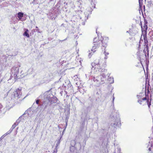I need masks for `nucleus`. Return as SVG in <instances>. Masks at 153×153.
Segmentation results:
<instances>
[{
    "label": "nucleus",
    "mask_w": 153,
    "mask_h": 153,
    "mask_svg": "<svg viewBox=\"0 0 153 153\" xmlns=\"http://www.w3.org/2000/svg\"><path fill=\"white\" fill-rule=\"evenodd\" d=\"M39 99L35 100V102L32 105L31 108L34 111L37 112L40 110V111H43L45 109L50 105H53L57 106V108L61 109L62 107L59 101L55 96L50 91H47L44 94H41L38 98Z\"/></svg>",
    "instance_id": "nucleus-1"
},
{
    "label": "nucleus",
    "mask_w": 153,
    "mask_h": 153,
    "mask_svg": "<svg viewBox=\"0 0 153 153\" xmlns=\"http://www.w3.org/2000/svg\"><path fill=\"white\" fill-rule=\"evenodd\" d=\"M114 113H112L110 115L111 117L113 120V122L111 123V126L114 130H115L117 128L120 127L121 126L120 115L119 113H116L113 114Z\"/></svg>",
    "instance_id": "nucleus-2"
},
{
    "label": "nucleus",
    "mask_w": 153,
    "mask_h": 153,
    "mask_svg": "<svg viewBox=\"0 0 153 153\" xmlns=\"http://www.w3.org/2000/svg\"><path fill=\"white\" fill-rule=\"evenodd\" d=\"M27 96L24 98L22 97L21 90L19 88L17 89L16 91H14L10 98V100H14L15 102L19 103L22 100H24Z\"/></svg>",
    "instance_id": "nucleus-3"
},
{
    "label": "nucleus",
    "mask_w": 153,
    "mask_h": 153,
    "mask_svg": "<svg viewBox=\"0 0 153 153\" xmlns=\"http://www.w3.org/2000/svg\"><path fill=\"white\" fill-rule=\"evenodd\" d=\"M19 67L14 66L12 68L11 71V75L10 78L8 80V81L13 78L12 80L15 82L17 79L20 78L18 76V74L19 73Z\"/></svg>",
    "instance_id": "nucleus-4"
},
{
    "label": "nucleus",
    "mask_w": 153,
    "mask_h": 153,
    "mask_svg": "<svg viewBox=\"0 0 153 153\" xmlns=\"http://www.w3.org/2000/svg\"><path fill=\"white\" fill-rule=\"evenodd\" d=\"M82 122H81V125L80 127V129L82 130L84 127L85 123L87 122V123L88 120L90 119L89 116H88L87 113L82 112L81 117Z\"/></svg>",
    "instance_id": "nucleus-5"
},
{
    "label": "nucleus",
    "mask_w": 153,
    "mask_h": 153,
    "mask_svg": "<svg viewBox=\"0 0 153 153\" xmlns=\"http://www.w3.org/2000/svg\"><path fill=\"white\" fill-rule=\"evenodd\" d=\"M106 76L105 75H102L100 74V75H99L96 77H94L93 79L94 82H98L100 83L101 82H102V83H103L104 82L105 80L106 79Z\"/></svg>",
    "instance_id": "nucleus-6"
},
{
    "label": "nucleus",
    "mask_w": 153,
    "mask_h": 153,
    "mask_svg": "<svg viewBox=\"0 0 153 153\" xmlns=\"http://www.w3.org/2000/svg\"><path fill=\"white\" fill-rule=\"evenodd\" d=\"M91 66L93 68H94V69H100L101 68V63L100 62V61L99 59H97L94 61V63L91 64Z\"/></svg>",
    "instance_id": "nucleus-7"
},
{
    "label": "nucleus",
    "mask_w": 153,
    "mask_h": 153,
    "mask_svg": "<svg viewBox=\"0 0 153 153\" xmlns=\"http://www.w3.org/2000/svg\"><path fill=\"white\" fill-rule=\"evenodd\" d=\"M144 25L143 26V27L142 24V22L141 21L140 22V26L141 28V31L142 32V33L143 32V31H144L145 32H146L147 30L148 29V27L147 26L148 24V22L147 20H146V19L144 18Z\"/></svg>",
    "instance_id": "nucleus-8"
},
{
    "label": "nucleus",
    "mask_w": 153,
    "mask_h": 153,
    "mask_svg": "<svg viewBox=\"0 0 153 153\" xmlns=\"http://www.w3.org/2000/svg\"><path fill=\"white\" fill-rule=\"evenodd\" d=\"M96 33L97 34L99 39L100 41H101V42L102 43V46L104 48V50H105V48L107 47V44L106 43H104L103 42V38H102V36H101V33L99 34V33H98V32L97 31V30H96Z\"/></svg>",
    "instance_id": "nucleus-9"
},
{
    "label": "nucleus",
    "mask_w": 153,
    "mask_h": 153,
    "mask_svg": "<svg viewBox=\"0 0 153 153\" xmlns=\"http://www.w3.org/2000/svg\"><path fill=\"white\" fill-rule=\"evenodd\" d=\"M25 14H24V13L22 12H19L18 13H16V15L19 18V20H21L22 21H23L25 20L24 18H22L24 15H25Z\"/></svg>",
    "instance_id": "nucleus-10"
},
{
    "label": "nucleus",
    "mask_w": 153,
    "mask_h": 153,
    "mask_svg": "<svg viewBox=\"0 0 153 153\" xmlns=\"http://www.w3.org/2000/svg\"><path fill=\"white\" fill-rule=\"evenodd\" d=\"M31 108H32L31 107L28 109L27 110L25 111V113L22 114V115L27 114L28 116L30 117L33 114V111L31 110Z\"/></svg>",
    "instance_id": "nucleus-11"
},
{
    "label": "nucleus",
    "mask_w": 153,
    "mask_h": 153,
    "mask_svg": "<svg viewBox=\"0 0 153 153\" xmlns=\"http://www.w3.org/2000/svg\"><path fill=\"white\" fill-rule=\"evenodd\" d=\"M110 127L108 126L107 128H102V132L104 136L107 135L108 132V130Z\"/></svg>",
    "instance_id": "nucleus-12"
},
{
    "label": "nucleus",
    "mask_w": 153,
    "mask_h": 153,
    "mask_svg": "<svg viewBox=\"0 0 153 153\" xmlns=\"http://www.w3.org/2000/svg\"><path fill=\"white\" fill-rule=\"evenodd\" d=\"M76 142L75 140H72L71 142V147H70V150L71 151H73L76 145Z\"/></svg>",
    "instance_id": "nucleus-13"
},
{
    "label": "nucleus",
    "mask_w": 153,
    "mask_h": 153,
    "mask_svg": "<svg viewBox=\"0 0 153 153\" xmlns=\"http://www.w3.org/2000/svg\"><path fill=\"white\" fill-rule=\"evenodd\" d=\"M24 31L23 35L24 36H25L28 38L30 37V35L29 34V30L27 28H24Z\"/></svg>",
    "instance_id": "nucleus-14"
},
{
    "label": "nucleus",
    "mask_w": 153,
    "mask_h": 153,
    "mask_svg": "<svg viewBox=\"0 0 153 153\" xmlns=\"http://www.w3.org/2000/svg\"><path fill=\"white\" fill-rule=\"evenodd\" d=\"M102 67H101V68L100 69H98V70L100 72H101L100 74L102 75H105V74H106L107 72V70L104 69L102 68Z\"/></svg>",
    "instance_id": "nucleus-15"
},
{
    "label": "nucleus",
    "mask_w": 153,
    "mask_h": 153,
    "mask_svg": "<svg viewBox=\"0 0 153 153\" xmlns=\"http://www.w3.org/2000/svg\"><path fill=\"white\" fill-rule=\"evenodd\" d=\"M16 123H14L10 128V130L6 133V134L5 135H7L10 133L12 132L13 129L16 127Z\"/></svg>",
    "instance_id": "nucleus-16"
},
{
    "label": "nucleus",
    "mask_w": 153,
    "mask_h": 153,
    "mask_svg": "<svg viewBox=\"0 0 153 153\" xmlns=\"http://www.w3.org/2000/svg\"><path fill=\"white\" fill-rule=\"evenodd\" d=\"M7 56L5 55H0V62L1 63L2 61L6 62L7 59Z\"/></svg>",
    "instance_id": "nucleus-17"
},
{
    "label": "nucleus",
    "mask_w": 153,
    "mask_h": 153,
    "mask_svg": "<svg viewBox=\"0 0 153 153\" xmlns=\"http://www.w3.org/2000/svg\"><path fill=\"white\" fill-rule=\"evenodd\" d=\"M81 144L80 143L76 142L74 149L76 150L79 149L81 148Z\"/></svg>",
    "instance_id": "nucleus-18"
},
{
    "label": "nucleus",
    "mask_w": 153,
    "mask_h": 153,
    "mask_svg": "<svg viewBox=\"0 0 153 153\" xmlns=\"http://www.w3.org/2000/svg\"><path fill=\"white\" fill-rule=\"evenodd\" d=\"M62 137V135H60L59 138H58V140L57 141L56 144V147H57L59 145L60 143V140Z\"/></svg>",
    "instance_id": "nucleus-19"
},
{
    "label": "nucleus",
    "mask_w": 153,
    "mask_h": 153,
    "mask_svg": "<svg viewBox=\"0 0 153 153\" xmlns=\"http://www.w3.org/2000/svg\"><path fill=\"white\" fill-rule=\"evenodd\" d=\"M23 115H22L20 116L19 117V118L16 120V122L15 123H16V126L19 123L21 120L22 119H24V118H23Z\"/></svg>",
    "instance_id": "nucleus-20"
},
{
    "label": "nucleus",
    "mask_w": 153,
    "mask_h": 153,
    "mask_svg": "<svg viewBox=\"0 0 153 153\" xmlns=\"http://www.w3.org/2000/svg\"><path fill=\"white\" fill-rule=\"evenodd\" d=\"M82 1L81 0H79L77 1V4L79 5V7L80 8V9H81L82 7Z\"/></svg>",
    "instance_id": "nucleus-21"
},
{
    "label": "nucleus",
    "mask_w": 153,
    "mask_h": 153,
    "mask_svg": "<svg viewBox=\"0 0 153 153\" xmlns=\"http://www.w3.org/2000/svg\"><path fill=\"white\" fill-rule=\"evenodd\" d=\"M85 15V20L83 21L82 22V25H85V22L86 21V20L88 19V15L87 14V16H86L87 14H85V13H84Z\"/></svg>",
    "instance_id": "nucleus-22"
},
{
    "label": "nucleus",
    "mask_w": 153,
    "mask_h": 153,
    "mask_svg": "<svg viewBox=\"0 0 153 153\" xmlns=\"http://www.w3.org/2000/svg\"><path fill=\"white\" fill-rule=\"evenodd\" d=\"M109 82L111 84L113 83L114 82V78H113L109 77L108 79Z\"/></svg>",
    "instance_id": "nucleus-23"
},
{
    "label": "nucleus",
    "mask_w": 153,
    "mask_h": 153,
    "mask_svg": "<svg viewBox=\"0 0 153 153\" xmlns=\"http://www.w3.org/2000/svg\"><path fill=\"white\" fill-rule=\"evenodd\" d=\"M91 5L92 7H94L95 8V4H94V1L95 0H91Z\"/></svg>",
    "instance_id": "nucleus-24"
},
{
    "label": "nucleus",
    "mask_w": 153,
    "mask_h": 153,
    "mask_svg": "<svg viewBox=\"0 0 153 153\" xmlns=\"http://www.w3.org/2000/svg\"><path fill=\"white\" fill-rule=\"evenodd\" d=\"M50 106L47 108H48L49 107V108H48V111H47V113L49 114H51L53 112H52V110L50 108Z\"/></svg>",
    "instance_id": "nucleus-25"
},
{
    "label": "nucleus",
    "mask_w": 153,
    "mask_h": 153,
    "mask_svg": "<svg viewBox=\"0 0 153 153\" xmlns=\"http://www.w3.org/2000/svg\"><path fill=\"white\" fill-rule=\"evenodd\" d=\"M77 90L81 93H82L84 91H83V89L82 88H80L79 86H78L77 87Z\"/></svg>",
    "instance_id": "nucleus-26"
},
{
    "label": "nucleus",
    "mask_w": 153,
    "mask_h": 153,
    "mask_svg": "<svg viewBox=\"0 0 153 153\" xmlns=\"http://www.w3.org/2000/svg\"><path fill=\"white\" fill-rule=\"evenodd\" d=\"M151 100L150 101H151ZM146 102L147 103V104L148 106L149 107V108L150 107V106L151 105V101H150L149 102V99H148V100H147Z\"/></svg>",
    "instance_id": "nucleus-27"
},
{
    "label": "nucleus",
    "mask_w": 153,
    "mask_h": 153,
    "mask_svg": "<svg viewBox=\"0 0 153 153\" xmlns=\"http://www.w3.org/2000/svg\"><path fill=\"white\" fill-rule=\"evenodd\" d=\"M140 8L142 6L143 0H138Z\"/></svg>",
    "instance_id": "nucleus-28"
},
{
    "label": "nucleus",
    "mask_w": 153,
    "mask_h": 153,
    "mask_svg": "<svg viewBox=\"0 0 153 153\" xmlns=\"http://www.w3.org/2000/svg\"><path fill=\"white\" fill-rule=\"evenodd\" d=\"M94 46H93V47L91 49V51H95L94 50L96 48L97 46L96 45H97V44H94Z\"/></svg>",
    "instance_id": "nucleus-29"
},
{
    "label": "nucleus",
    "mask_w": 153,
    "mask_h": 153,
    "mask_svg": "<svg viewBox=\"0 0 153 153\" xmlns=\"http://www.w3.org/2000/svg\"><path fill=\"white\" fill-rule=\"evenodd\" d=\"M104 54H105V57H104L105 59H107L108 57L107 56V55H108L109 54V53L108 52H106L105 51Z\"/></svg>",
    "instance_id": "nucleus-30"
},
{
    "label": "nucleus",
    "mask_w": 153,
    "mask_h": 153,
    "mask_svg": "<svg viewBox=\"0 0 153 153\" xmlns=\"http://www.w3.org/2000/svg\"><path fill=\"white\" fill-rule=\"evenodd\" d=\"M35 30L34 29H32L30 33V36H32V35H33L34 32H35Z\"/></svg>",
    "instance_id": "nucleus-31"
},
{
    "label": "nucleus",
    "mask_w": 153,
    "mask_h": 153,
    "mask_svg": "<svg viewBox=\"0 0 153 153\" xmlns=\"http://www.w3.org/2000/svg\"><path fill=\"white\" fill-rule=\"evenodd\" d=\"M2 108V106L1 104L0 103V117L2 115V111L1 110V109Z\"/></svg>",
    "instance_id": "nucleus-32"
},
{
    "label": "nucleus",
    "mask_w": 153,
    "mask_h": 153,
    "mask_svg": "<svg viewBox=\"0 0 153 153\" xmlns=\"http://www.w3.org/2000/svg\"><path fill=\"white\" fill-rule=\"evenodd\" d=\"M95 51H92L91 52L89 53L88 56L90 57V58Z\"/></svg>",
    "instance_id": "nucleus-33"
},
{
    "label": "nucleus",
    "mask_w": 153,
    "mask_h": 153,
    "mask_svg": "<svg viewBox=\"0 0 153 153\" xmlns=\"http://www.w3.org/2000/svg\"><path fill=\"white\" fill-rule=\"evenodd\" d=\"M35 30V32H37L38 33H42V31H39V29H34Z\"/></svg>",
    "instance_id": "nucleus-34"
},
{
    "label": "nucleus",
    "mask_w": 153,
    "mask_h": 153,
    "mask_svg": "<svg viewBox=\"0 0 153 153\" xmlns=\"http://www.w3.org/2000/svg\"><path fill=\"white\" fill-rule=\"evenodd\" d=\"M143 39L144 40V41L147 40L146 35L144 34L143 35Z\"/></svg>",
    "instance_id": "nucleus-35"
},
{
    "label": "nucleus",
    "mask_w": 153,
    "mask_h": 153,
    "mask_svg": "<svg viewBox=\"0 0 153 153\" xmlns=\"http://www.w3.org/2000/svg\"><path fill=\"white\" fill-rule=\"evenodd\" d=\"M6 134V133L4 134L3 136H2L0 138V141L2 140L5 137L6 135H5Z\"/></svg>",
    "instance_id": "nucleus-36"
},
{
    "label": "nucleus",
    "mask_w": 153,
    "mask_h": 153,
    "mask_svg": "<svg viewBox=\"0 0 153 153\" xmlns=\"http://www.w3.org/2000/svg\"><path fill=\"white\" fill-rule=\"evenodd\" d=\"M57 147H56V146H55V148L53 151V152H54L57 153Z\"/></svg>",
    "instance_id": "nucleus-37"
},
{
    "label": "nucleus",
    "mask_w": 153,
    "mask_h": 153,
    "mask_svg": "<svg viewBox=\"0 0 153 153\" xmlns=\"http://www.w3.org/2000/svg\"><path fill=\"white\" fill-rule=\"evenodd\" d=\"M114 94H113V99H112V103L113 104V106H114V99H115V97H114Z\"/></svg>",
    "instance_id": "nucleus-38"
},
{
    "label": "nucleus",
    "mask_w": 153,
    "mask_h": 153,
    "mask_svg": "<svg viewBox=\"0 0 153 153\" xmlns=\"http://www.w3.org/2000/svg\"><path fill=\"white\" fill-rule=\"evenodd\" d=\"M146 45L145 48L146 49V51H148L149 49V46L148 44H146Z\"/></svg>",
    "instance_id": "nucleus-39"
},
{
    "label": "nucleus",
    "mask_w": 153,
    "mask_h": 153,
    "mask_svg": "<svg viewBox=\"0 0 153 153\" xmlns=\"http://www.w3.org/2000/svg\"><path fill=\"white\" fill-rule=\"evenodd\" d=\"M67 123L66 122V126L65 127V128L63 130V132H62V134H63L64 133V132L65 131V129H66V126H67Z\"/></svg>",
    "instance_id": "nucleus-40"
},
{
    "label": "nucleus",
    "mask_w": 153,
    "mask_h": 153,
    "mask_svg": "<svg viewBox=\"0 0 153 153\" xmlns=\"http://www.w3.org/2000/svg\"><path fill=\"white\" fill-rule=\"evenodd\" d=\"M118 153H122L121 152V149L120 148H118Z\"/></svg>",
    "instance_id": "nucleus-41"
},
{
    "label": "nucleus",
    "mask_w": 153,
    "mask_h": 153,
    "mask_svg": "<svg viewBox=\"0 0 153 153\" xmlns=\"http://www.w3.org/2000/svg\"><path fill=\"white\" fill-rule=\"evenodd\" d=\"M137 102L140 103V104H141V102H142V100H138Z\"/></svg>",
    "instance_id": "nucleus-42"
},
{
    "label": "nucleus",
    "mask_w": 153,
    "mask_h": 153,
    "mask_svg": "<svg viewBox=\"0 0 153 153\" xmlns=\"http://www.w3.org/2000/svg\"><path fill=\"white\" fill-rule=\"evenodd\" d=\"M142 100H147V99L146 97H144L142 99Z\"/></svg>",
    "instance_id": "nucleus-43"
},
{
    "label": "nucleus",
    "mask_w": 153,
    "mask_h": 153,
    "mask_svg": "<svg viewBox=\"0 0 153 153\" xmlns=\"http://www.w3.org/2000/svg\"><path fill=\"white\" fill-rule=\"evenodd\" d=\"M144 41V43L145 44V45H146V44H148V40H145Z\"/></svg>",
    "instance_id": "nucleus-44"
},
{
    "label": "nucleus",
    "mask_w": 153,
    "mask_h": 153,
    "mask_svg": "<svg viewBox=\"0 0 153 153\" xmlns=\"http://www.w3.org/2000/svg\"><path fill=\"white\" fill-rule=\"evenodd\" d=\"M96 38H95L94 39V43L97 42V41L96 40Z\"/></svg>",
    "instance_id": "nucleus-45"
},
{
    "label": "nucleus",
    "mask_w": 153,
    "mask_h": 153,
    "mask_svg": "<svg viewBox=\"0 0 153 153\" xmlns=\"http://www.w3.org/2000/svg\"><path fill=\"white\" fill-rule=\"evenodd\" d=\"M137 98L138 99H140L141 97V96L140 95H137Z\"/></svg>",
    "instance_id": "nucleus-46"
},
{
    "label": "nucleus",
    "mask_w": 153,
    "mask_h": 153,
    "mask_svg": "<svg viewBox=\"0 0 153 153\" xmlns=\"http://www.w3.org/2000/svg\"><path fill=\"white\" fill-rule=\"evenodd\" d=\"M32 3L33 4H36V3L35 2V1L34 0H33V1L32 2Z\"/></svg>",
    "instance_id": "nucleus-47"
},
{
    "label": "nucleus",
    "mask_w": 153,
    "mask_h": 153,
    "mask_svg": "<svg viewBox=\"0 0 153 153\" xmlns=\"http://www.w3.org/2000/svg\"><path fill=\"white\" fill-rule=\"evenodd\" d=\"M67 39V38H66V39H64V40H59V41L62 42H63L64 41H65V40H66Z\"/></svg>",
    "instance_id": "nucleus-48"
},
{
    "label": "nucleus",
    "mask_w": 153,
    "mask_h": 153,
    "mask_svg": "<svg viewBox=\"0 0 153 153\" xmlns=\"http://www.w3.org/2000/svg\"><path fill=\"white\" fill-rule=\"evenodd\" d=\"M135 22L137 23H139V21L138 20H137L135 19Z\"/></svg>",
    "instance_id": "nucleus-49"
},
{
    "label": "nucleus",
    "mask_w": 153,
    "mask_h": 153,
    "mask_svg": "<svg viewBox=\"0 0 153 153\" xmlns=\"http://www.w3.org/2000/svg\"><path fill=\"white\" fill-rule=\"evenodd\" d=\"M126 33H129V34H130V30L127 31H126Z\"/></svg>",
    "instance_id": "nucleus-50"
},
{
    "label": "nucleus",
    "mask_w": 153,
    "mask_h": 153,
    "mask_svg": "<svg viewBox=\"0 0 153 153\" xmlns=\"http://www.w3.org/2000/svg\"><path fill=\"white\" fill-rule=\"evenodd\" d=\"M149 151H151V147H149Z\"/></svg>",
    "instance_id": "nucleus-51"
},
{
    "label": "nucleus",
    "mask_w": 153,
    "mask_h": 153,
    "mask_svg": "<svg viewBox=\"0 0 153 153\" xmlns=\"http://www.w3.org/2000/svg\"><path fill=\"white\" fill-rule=\"evenodd\" d=\"M78 12H79V13H80L81 12H82V11H81V10H78Z\"/></svg>",
    "instance_id": "nucleus-52"
},
{
    "label": "nucleus",
    "mask_w": 153,
    "mask_h": 153,
    "mask_svg": "<svg viewBox=\"0 0 153 153\" xmlns=\"http://www.w3.org/2000/svg\"><path fill=\"white\" fill-rule=\"evenodd\" d=\"M149 4H152V2H151V1H150L149 2Z\"/></svg>",
    "instance_id": "nucleus-53"
},
{
    "label": "nucleus",
    "mask_w": 153,
    "mask_h": 153,
    "mask_svg": "<svg viewBox=\"0 0 153 153\" xmlns=\"http://www.w3.org/2000/svg\"><path fill=\"white\" fill-rule=\"evenodd\" d=\"M140 62L142 64V63H141L142 61H141V59L140 57Z\"/></svg>",
    "instance_id": "nucleus-54"
},
{
    "label": "nucleus",
    "mask_w": 153,
    "mask_h": 153,
    "mask_svg": "<svg viewBox=\"0 0 153 153\" xmlns=\"http://www.w3.org/2000/svg\"><path fill=\"white\" fill-rule=\"evenodd\" d=\"M46 44V43L45 42L44 43H43V44L42 45H44L45 44Z\"/></svg>",
    "instance_id": "nucleus-55"
},
{
    "label": "nucleus",
    "mask_w": 153,
    "mask_h": 153,
    "mask_svg": "<svg viewBox=\"0 0 153 153\" xmlns=\"http://www.w3.org/2000/svg\"><path fill=\"white\" fill-rule=\"evenodd\" d=\"M144 58H146V55H145Z\"/></svg>",
    "instance_id": "nucleus-56"
},
{
    "label": "nucleus",
    "mask_w": 153,
    "mask_h": 153,
    "mask_svg": "<svg viewBox=\"0 0 153 153\" xmlns=\"http://www.w3.org/2000/svg\"><path fill=\"white\" fill-rule=\"evenodd\" d=\"M62 91H61V92H60V94H61L62 95Z\"/></svg>",
    "instance_id": "nucleus-57"
},
{
    "label": "nucleus",
    "mask_w": 153,
    "mask_h": 153,
    "mask_svg": "<svg viewBox=\"0 0 153 153\" xmlns=\"http://www.w3.org/2000/svg\"><path fill=\"white\" fill-rule=\"evenodd\" d=\"M36 28H37V29H38V27H37V26H36Z\"/></svg>",
    "instance_id": "nucleus-58"
},
{
    "label": "nucleus",
    "mask_w": 153,
    "mask_h": 153,
    "mask_svg": "<svg viewBox=\"0 0 153 153\" xmlns=\"http://www.w3.org/2000/svg\"><path fill=\"white\" fill-rule=\"evenodd\" d=\"M53 153H56V152H53Z\"/></svg>",
    "instance_id": "nucleus-59"
},
{
    "label": "nucleus",
    "mask_w": 153,
    "mask_h": 153,
    "mask_svg": "<svg viewBox=\"0 0 153 153\" xmlns=\"http://www.w3.org/2000/svg\"><path fill=\"white\" fill-rule=\"evenodd\" d=\"M152 144H151V146L152 147Z\"/></svg>",
    "instance_id": "nucleus-60"
},
{
    "label": "nucleus",
    "mask_w": 153,
    "mask_h": 153,
    "mask_svg": "<svg viewBox=\"0 0 153 153\" xmlns=\"http://www.w3.org/2000/svg\"><path fill=\"white\" fill-rule=\"evenodd\" d=\"M139 18L140 19V17H139Z\"/></svg>",
    "instance_id": "nucleus-61"
},
{
    "label": "nucleus",
    "mask_w": 153,
    "mask_h": 153,
    "mask_svg": "<svg viewBox=\"0 0 153 153\" xmlns=\"http://www.w3.org/2000/svg\"><path fill=\"white\" fill-rule=\"evenodd\" d=\"M145 95H146V93H145Z\"/></svg>",
    "instance_id": "nucleus-62"
},
{
    "label": "nucleus",
    "mask_w": 153,
    "mask_h": 153,
    "mask_svg": "<svg viewBox=\"0 0 153 153\" xmlns=\"http://www.w3.org/2000/svg\"><path fill=\"white\" fill-rule=\"evenodd\" d=\"M1 81H2V80H1V81H0V82H1Z\"/></svg>",
    "instance_id": "nucleus-63"
},
{
    "label": "nucleus",
    "mask_w": 153,
    "mask_h": 153,
    "mask_svg": "<svg viewBox=\"0 0 153 153\" xmlns=\"http://www.w3.org/2000/svg\"><path fill=\"white\" fill-rule=\"evenodd\" d=\"M107 76H108V74H107Z\"/></svg>",
    "instance_id": "nucleus-64"
}]
</instances>
